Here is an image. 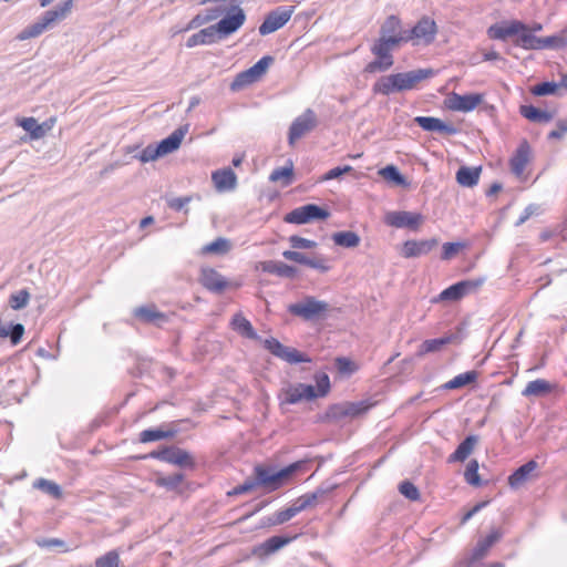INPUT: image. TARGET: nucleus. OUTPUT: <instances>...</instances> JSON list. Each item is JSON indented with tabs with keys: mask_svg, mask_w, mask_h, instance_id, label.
Returning <instances> with one entry per match:
<instances>
[{
	"mask_svg": "<svg viewBox=\"0 0 567 567\" xmlns=\"http://www.w3.org/2000/svg\"><path fill=\"white\" fill-rule=\"evenodd\" d=\"M433 75L434 71L432 69H416L381 76L373 84V92L382 95H391L396 92L413 90L417 83Z\"/></svg>",
	"mask_w": 567,
	"mask_h": 567,
	"instance_id": "nucleus-1",
	"label": "nucleus"
},
{
	"mask_svg": "<svg viewBox=\"0 0 567 567\" xmlns=\"http://www.w3.org/2000/svg\"><path fill=\"white\" fill-rule=\"evenodd\" d=\"M72 9L73 0H65L55 8L47 10L34 23L22 29L16 35V40L25 41L41 35L47 30L52 29L58 22L66 19Z\"/></svg>",
	"mask_w": 567,
	"mask_h": 567,
	"instance_id": "nucleus-2",
	"label": "nucleus"
},
{
	"mask_svg": "<svg viewBox=\"0 0 567 567\" xmlns=\"http://www.w3.org/2000/svg\"><path fill=\"white\" fill-rule=\"evenodd\" d=\"M287 309L292 316L306 322H319L329 317L332 307L324 300L307 295L300 300L290 303Z\"/></svg>",
	"mask_w": 567,
	"mask_h": 567,
	"instance_id": "nucleus-3",
	"label": "nucleus"
},
{
	"mask_svg": "<svg viewBox=\"0 0 567 567\" xmlns=\"http://www.w3.org/2000/svg\"><path fill=\"white\" fill-rule=\"evenodd\" d=\"M284 483V467L274 471L266 466L255 467V477L247 478L243 484L237 485L228 492L229 496L247 494L256 489L258 486H264L270 489L278 488Z\"/></svg>",
	"mask_w": 567,
	"mask_h": 567,
	"instance_id": "nucleus-4",
	"label": "nucleus"
},
{
	"mask_svg": "<svg viewBox=\"0 0 567 567\" xmlns=\"http://www.w3.org/2000/svg\"><path fill=\"white\" fill-rule=\"evenodd\" d=\"M317 391L313 385L298 384L293 389L286 390V404L297 403L301 400H312L324 396L330 390V380L326 373L316 377Z\"/></svg>",
	"mask_w": 567,
	"mask_h": 567,
	"instance_id": "nucleus-5",
	"label": "nucleus"
},
{
	"mask_svg": "<svg viewBox=\"0 0 567 567\" xmlns=\"http://www.w3.org/2000/svg\"><path fill=\"white\" fill-rule=\"evenodd\" d=\"M274 58L270 55L262 56L249 69L238 73L230 84L231 91H239L252 83L258 82L272 64Z\"/></svg>",
	"mask_w": 567,
	"mask_h": 567,
	"instance_id": "nucleus-6",
	"label": "nucleus"
},
{
	"mask_svg": "<svg viewBox=\"0 0 567 567\" xmlns=\"http://www.w3.org/2000/svg\"><path fill=\"white\" fill-rule=\"evenodd\" d=\"M318 125V117L311 109H307L290 125L289 144L293 145L298 140L313 131Z\"/></svg>",
	"mask_w": 567,
	"mask_h": 567,
	"instance_id": "nucleus-7",
	"label": "nucleus"
},
{
	"mask_svg": "<svg viewBox=\"0 0 567 567\" xmlns=\"http://www.w3.org/2000/svg\"><path fill=\"white\" fill-rule=\"evenodd\" d=\"M245 20L246 14L244 10L239 6H234L230 13L226 14L214 24V31L217 32L219 40H223L235 33L245 23Z\"/></svg>",
	"mask_w": 567,
	"mask_h": 567,
	"instance_id": "nucleus-8",
	"label": "nucleus"
},
{
	"mask_svg": "<svg viewBox=\"0 0 567 567\" xmlns=\"http://www.w3.org/2000/svg\"><path fill=\"white\" fill-rule=\"evenodd\" d=\"M330 216V213L315 204H307L298 207L286 215V223L291 224H307L312 220L326 219Z\"/></svg>",
	"mask_w": 567,
	"mask_h": 567,
	"instance_id": "nucleus-9",
	"label": "nucleus"
},
{
	"mask_svg": "<svg viewBox=\"0 0 567 567\" xmlns=\"http://www.w3.org/2000/svg\"><path fill=\"white\" fill-rule=\"evenodd\" d=\"M423 216L419 213H411L405 210L389 212L385 214L384 221L386 225L395 228H409L417 230L423 223Z\"/></svg>",
	"mask_w": 567,
	"mask_h": 567,
	"instance_id": "nucleus-10",
	"label": "nucleus"
},
{
	"mask_svg": "<svg viewBox=\"0 0 567 567\" xmlns=\"http://www.w3.org/2000/svg\"><path fill=\"white\" fill-rule=\"evenodd\" d=\"M380 37L385 40H393L396 44L408 42V29L402 27L401 20L396 16H389L380 28Z\"/></svg>",
	"mask_w": 567,
	"mask_h": 567,
	"instance_id": "nucleus-11",
	"label": "nucleus"
},
{
	"mask_svg": "<svg viewBox=\"0 0 567 567\" xmlns=\"http://www.w3.org/2000/svg\"><path fill=\"white\" fill-rule=\"evenodd\" d=\"M199 282L205 289L214 293H221L227 287L233 286L223 275L210 267L200 269Z\"/></svg>",
	"mask_w": 567,
	"mask_h": 567,
	"instance_id": "nucleus-12",
	"label": "nucleus"
},
{
	"mask_svg": "<svg viewBox=\"0 0 567 567\" xmlns=\"http://www.w3.org/2000/svg\"><path fill=\"white\" fill-rule=\"evenodd\" d=\"M483 102V95L480 93L457 94L452 93L446 99V106L452 111L471 112Z\"/></svg>",
	"mask_w": 567,
	"mask_h": 567,
	"instance_id": "nucleus-13",
	"label": "nucleus"
},
{
	"mask_svg": "<svg viewBox=\"0 0 567 567\" xmlns=\"http://www.w3.org/2000/svg\"><path fill=\"white\" fill-rule=\"evenodd\" d=\"M520 31H527V25L518 20L495 23L487 29L491 39L505 41L509 37H518Z\"/></svg>",
	"mask_w": 567,
	"mask_h": 567,
	"instance_id": "nucleus-14",
	"label": "nucleus"
},
{
	"mask_svg": "<svg viewBox=\"0 0 567 567\" xmlns=\"http://www.w3.org/2000/svg\"><path fill=\"white\" fill-rule=\"evenodd\" d=\"M435 33L436 24L434 20L424 17L412 29L408 30V42L419 43V41H424L430 43L434 40Z\"/></svg>",
	"mask_w": 567,
	"mask_h": 567,
	"instance_id": "nucleus-15",
	"label": "nucleus"
},
{
	"mask_svg": "<svg viewBox=\"0 0 567 567\" xmlns=\"http://www.w3.org/2000/svg\"><path fill=\"white\" fill-rule=\"evenodd\" d=\"M164 462L187 470H194L196 467L194 456L189 452L175 445L165 446Z\"/></svg>",
	"mask_w": 567,
	"mask_h": 567,
	"instance_id": "nucleus-16",
	"label": "nucleus"
},
{
	"mask_svg": "<svg viewBox=\"0 0 567 567\" xmlns=\"http://www.w3.org/2000/svg\"><path fill=\"white\" fill-rule=\"evenodd\" d=\"M439 241L435 238L424 240H406L401 250L404 258H416L429 254L437 246Z\"/></svg>",
	"mask_w": 567,
	"mask_h": 567,
	"instance_id": "nucleus-17",
	"label": "nucleus"
},
{
	"mask_svg": "<svg viewBox=\"0 0 567 567\" xmlns=\"http://www.w3.org/2000/svg\"><path fill=\"white\" fill-rule=\"evenodd\" d=\"M286 259L308 266L312 269L319 270L320 272H327L330 269V266L327 264V259L317 255L308 256L303 252L286 250Z\"/></svg>",
	"mask_w": 567,
	"mask_h": 567,
	"instance_id": "nucleus-18",
	"label": "nucleus"
},
{
	"mask_svg": "<svg viewBox=\"0 0 567 567\" xmlns=\"http://www.w3.org/2000/svg\"><path fill=\"white\" fill-rule=\"evenodd\" d=\"M188 124L182 125L176 128L171 135L162 140L158 144H156V148L159 153V156H165L167 154L173 153L178 150L182 144L183 138L188 132Z\"/></svg>",
	"mask_w": 567,
	"mask_h": 567,
	"instance_id": "nucleus-19",
	"label": "nucleus"
},
{
	"mask_svg": "<svg viewBox=\"0 0 567 567\" xmlns=\"http://www.w3.org/2000/svg\"><path fill=\"white\" fill-rule=\"evenodd\" d=\"M414 122L427 132H440L444 135H455L458 132L454 125L446 124L437 117L416 116Z\"/></svg>",
	"mask_w": 567,
	"mask_h": 567,
	"instance_id": "nucleus-20",
	"label": "nucleus"
},
{
	"mask_svg": "<svg viewBox=\"0 0 567 567\" xmlns=\"http://www.w3.org/2000/svg\"><path fill=\"white\" fill-rule=\"evenodd\" d=\"M323 493L324 492L319 488L313 493L305 494L297 498L289 507L286 508V522L291 519L299 512L313 506Z\"/></svg>",
	"mask_w": 567,
	"mask_h": 567,
	"instance_id": "nucleus-21",
	"label": "nucleus"
},
{
	"mask_svg": "<svg viewBox=\"0 0 567 567\" xmlns=\"http://www.w3.org/2000/svg\"><path fill=\"white\" fill-rule=\"evenodd\" d=\"M134 316L144 323L162 327L168 321L167 316L156 309L155 306H143L134 310Z\"/></svg>",
	"mask_w": 567,
	"mask_h": 567,
	"instance_id": "nucleus-22",
	"label": "nucleus"
},
{
	"mask_svg": "<svg viewBox=\"0 0 567 567\" xmlns=\"http://www.w3.org/2000/svg\"><path fill=\"white\" fill-rule=\"evenodd\" d=\"M178 432V426L176 422H172L167 425V429L163 427L158 429H147L140 433V442L141 443H150L155 441H161L164 439H172Z\"/></svg>",
	"mask_w": 567,
	"mask_h": 567,
	"instance_id": "nucleus-23",
	"label": "nucleus"
},
{
	"mask_svg": "<svg viewBox=\"0 0 567 567\" xmlns=\"http://www.w3.org/2000/svg\"><path fill=\"white\" fill-rule=\"evenodd\" d=\"M215 188L220 192H229L235 189L237 185V176L231 168L218 169L212 174Z\"/></svg>",
	"mask_w": 567,
	"mask_h": 567,
	"instance_id": "nucleus-24",
	"label": "nucleus"
},
{
	"mask_svg": "<svg viewBox=\"0 0 567 567\" xmlns=\"http://www.w3.org/2000/svg\"><path fill=\"white\" fill-rule=\"evenodd\" d=\"M284 547V535H276L268 539H266L264 543L255 546L251 549V554L260 559H265L269 557L270 555L275 554L279 549Z\"/></svg>",
	"mask_w": 567,
	"mask_h": 567,
	"instance_id": "nucleus-25",
	"label": "nucleus"
},
{
	"mask_svg": "<svg viewBox=\"0 0 567 567\" xmlns=\"http://www.w3.org/2000/svg\"><path fill=\"white\" fill-rule=\"evenodd\" d=\"M530 146L527 141H523L511 158V169L516 176H520L529 161Z\"/></svg>",
	"mask_w": 567,
	"mask_h": 567,
	"instance_id": "nucleus-26",
	"label": "nucleus"
},
{
	"mask_svg": "<svg viewBox=\"0 0 567 567\" xmlns=\"http://www.w3.org/2000/svg\"><path fill=\"white\" fill-rule=\"evenodd\" d=\"M503 536V533L501 529H493L489 535H487L485 538L480 539L473 549L471 560L476 561L482 558H484L489 548L497 543Z\"/></svg>",
	"mask_w": 567,
	"mask_h": 567,
	"instance_id": "nucleus-27",
	"label": "nucleus"
},
{
	"mask_svg": "<svg viewBox=\"0 0 567 567\" xmlns=\"http://www.w3.org/2000/svg\"><path fill=\"white\" fill-rule=\"evenodd\" d=\"M478 443L477 435H468L466 436L456 450L449 456V463L455 462H464L474 451L475 446Z\"/></svg>",
	"mask_w": 567,
	"mask_h": 567,
	"instance_id": "nucleus-28",
	"label": "nucleus"
},
{
	"mask_svg": "<svg viewBox=\"0 0 567 567\" xmlns=\"http://www.w3.org/2000/svg\"><path fill=\"white\" fill-rule=\"evenodd\" d=\"M214 30V25H209L205 29H202L197 33H194L187 39L186 47L194 48L197 45H208L216 43L217 41H219V38L217 35V32Z\"/></svg>",
	"mask_w": 567,
	"mask_h": 567,
	"instance_id": "nucleus-29",
	"label": "nucleus"
},
{
	"mask_svg": "<svg viewBox=\"0 0 567 567\" xmlns=\"http://www.w3.org/2000/svg\"><path fill=\"white\" fill-rule=\"evenodd\" d=\"M537 468V463L534 460L528 461L527 463L519 466L509 477L508 484L512 488H518L523 484H525L530 474Z\"/></svg>",
	"mask_w": 567,
	"mask_h": 567,
	"instance_id": "nucleus-30",
	"label": "nucleus"
},
{
	"mask_svg": "<svg viewBox=\"0 0 567 567\" xmlns=\"http://www.w3.org/2000/svg\"><path fill=\"white\" fill-rule=\"evenodd\" d=\"M481 172V167L462 166L456 173V181L464 187H473L477 185Z\"/></svg>",
	"mask_w": 567,
	"mask_h": 567,
	"instance_id": "nucleus-31",
	"label": "nucleus"
},
{
	"mask_svg": "<svg viewBox=\"0 0 567 567\" xmlns=\"http://www.w3.org/2000/svg\"><path fill=\"white\" fill-rule=\"evenodd\" d=\"M398 47H400V44L394 43L393 40H385V38L380 37L372 44L371 52L373 55H375V58L393 60L391 52Z\"/></svg>",
	"mask_w": 567,
	"mask_h": 567,
	"instance_id": "nucleus-32",
	"label": "nucleus"
},
{
	"mask_svg": "<svg viewBox=\"0 0 567 567\" xmlns=\"http://www.w3.org/2000/svg\"><path fill=\"white\" fill-rule=\"evenodd\" d=\"M284 27V11L277 9L275 12L270 13L264 22L259 25V33L261 35H267L280 28Z\"/></svg>",
	"mask_w": 567,
	"mask_h": 567,
	"instance_id": "nucleus-33",
	"label": "nucleus"
},
{
	"mask_svg": "<svg viewBox=\"0 0 567 567\" xmlns=\"http://www.w3.org/2000/svg\"><path fill=\"white\" fill-rule=\"evenodd\" d=\"M520 114L534 123H548L554 117L553 113L539 110L534 105H522Z\"/></svg>",
	"mask_w": 567,
	"mask_h": 567,
	"instance_id": "nucleus-34",
	"label": "nucleus"
},
{
	"mask_svg": "<svg viewBox=\"0 0 567 567\" xmlns=\"http://www.w3.org/2000/svg\"><path fill=\"white\" fill-rule=\"evenodd\" d=\"M231 327L240 336L248 339H257L258 336L252 328L250 321H248L241 313H236L231 319Z\"/></svg>",
	"mask_w": 567,
	"mask_h": 567,
	"instance_id": "nucleus-35",
	"label": "nucleus"
},
{
	"mask_svg": "<svg viewBox=\"0 0 567 567\" xmlns=\"http://www.w3.org/2000/svg\"><path fill=\"white\" fill-rule=\"evenodd\" d=\"M24 333V327L21 323H3L0 321V337L9 338L12 344H18Z\"/></svg>",
	"mask_w": 567,
	"mask_h": 567,
	"instance_id": "nucleus-36",
	"label": "nucleus"
},
{
	"mask_svg": "<svg viewBox=\"0 0 567 567\" xmlns=\"http://www.w3.org/2000/svg\"><path fill=\"white\" fill-rule=\"evenodd\" d=\"M551 385L544 379H537L527 383L522 394L526 398L529 396H542L550 392Z\"/></svg>",
	"mask_w": 567,
	"mask_h": 567,
	"instance_id": "nucleus-37",
	"label": "nucleus"
},
{
	"mask_svg": "<svg viewBox=\"0 0 567 567\" xmlns=\"http://www.w3.org/2000/svg\"><path fill=\"white\" fill-rule=\"evenodd\" d=\"M332 240L337 246L344 248H354L360 244L359 235L350 230L334 233Z\"/></svg>",
	"mask_w": 567,
	"mask_h": 567,
	"instance_id": "nucleus-38",
	"label": "nucleus"
},
{
	"mask_svg": "<svg viewBox=\"0 0 567 567\" xmlns=\"http://www.w3.org/2000/svg\"><path fill=\"white\" fill-rule=\"evenodd\" d=\"M231 248V244L228 239L224 237H218L214 241L205 245L202 248V254L204 255H225Z\"/></svg>",
	"mask_w": 567,
	"mask_h": 567,
	"instance_id": "nucleus-39",
	"label": "nucleus"
},
{
	"mask_svg": "<svg viewBox=\"0 0 567 567\" xmlns=\"http://www.w3.org/2000/svg\"><path fill=\"white\" fill-rule=\"evenodd\" d=\"M18 125L30 134L32 140H39L44 136V125H39L34 117H22Z\"/></svg>",
	"mask_w": 567,
	"mask_h": 567,
	"instance_id": "nucleus-40",
	"label": "nucleus"
},
{
	"mask_svg": "<svg viewBox=\"0 0 567 567\" xmlns=\"http://www.w3.org/2000/svg\"><path fill=\"white\" fill-rule=\"evenodd\" d=\"M477 379V372L476 371H467L465 373H461L456 377H454L452 380H450L447 383L444 384L445 389L454 390L460 389L462 386H465L467 384H471L475 382Z\"/></svg>",
	"mask_w": 567,
	"mask_h": 567,
	"instance_id": "nucleus-41",
	"label": "nucleus"
},
{
	"mask_svg": "<svg viewBox=\"0 0 567 567\" xmlns=\"http://www.w3.org/2000/svg\"><path fill=\"white\" fill-rule=\"evenodd\" d=\"M515 45L525 50H539L540 38L527 31H520L514 41Z\"/></svg>",
	"mask_w": 567,
	"mask_h": 567,
	"instance_id": "nucleus-42",
	"label": "nucleus"
},
{
	"mask_svg": "<svg viewBox=\"0 0 567 567\" xmlns=\"http://www.w3.org/2000/svg\"><path fill=\"white\" fill-rule=\"evenodd\" d=\"M452 340L451 337H443L437 339L425 340L417 351V355H424L430 352L440 351L444 346L450 343Z\"/></svg>",
	"mask_w": 567,
	"mask_h": 567,
	"instance_id": "nucleus-43",
	"label": "nucleus"
},
{
	"mask_svg": "<svg viewBox=\"0 0 567 567\" xmlns=\"http://www.w3.org/2000/svg\"><path fill=\"white\" fill-rule=\"evenodd\" d=\"M464 292L462 290V285L458 282L450 286L449 288L444 289L435 299L434 301H457L464 297Z\"/></svg>",
	"mask_w": 567,
	"mask_h": 567,
	"instance_id": "nucleus-44",
	"label": "nucleus"
},
{
	"mask_svg": "<svg viewBox=\"0 0 567 567\" xmlns=\"http://www.w3.org/2000/svg\"><path fill=\"white\" fill-rule=\"evenodd\" d=\"M33 487L42 491L43 493L54 497L60 498L62 496V489L61 487L49 480L45 478H39L33 483Z\"/></svg>",
	"mask_w": 567,
	"mask_h": 567,
	"instance_id": "nucleus-45",
	"label": "nucleus"
},
{
	"mask_svg": "<svg viewBox=\"0 0 567 567\" xmlns=\"http://www.w3.org/2000/svg\"><path fill=\"white\" fill-rule=\"evenodd\" d=\"M185 480L183 473H174L172 475L158 477L156 484L161 487H165L168 491H175L182 482Z\"/></svg>",
	"mask_w": 567,
	"mask_h": 567,
	"instance_id": "nucleus-46",
	"label": "nucleus"
},
{
	"mask_svg": "<svg viewBox=\"0 0 567 567\" xmlns=\"http://www.w3.org/2000/svg\"><path fill=\"white\" fill-rule=\"evenodd\" d=\"M478 462L476 460H471L465 468L464 478L467 484L472 486L481 485V476L478 475Z\"/></svg>",
	"mask_w": 567,
	"mask_h": 567,
	"instance_id": "nucleus-47",
	"label": "nucleus"
},
{
	"mask_svg": "<svg viewBox=\"0 0 567 567\" xmlns=\"http://www.w3.org/2000/svg\"><path fill=\"white\" fill-rule=\"evenodd\" d=\"M29 299V291L27 289H21L10 296L9 305L13 310H20L27 307Z\"/></svg>",
	"mask_w": 567,
	"mask_h": 567,
	"instance_id": "nucleus-48",
	"label": "nucleus"
},
{
	"mask_svg": "<svg viewBox=\"0 0 567 567\" xmlns=\"http://www.w3.org/2000/svg\"><path fill=\"white\" fill-rule=\"evenodd\" d=\"M380 175L383 178L395 183L396 185H404L405 184L404 176L400 173L398 167L394 166V165H388L384 168H382L380 171Z\"/></svg>",
	"mask_w": 567,
	"mask_h": 567,
	"instance_id": "nucleus-49",
	"label": "nucleus"
},
{
	"mask_svg": "<svg viewBox=\"0 0 567 567\" xmlns=\"http://www.w3.org/2000/svg\"><path fill=\"white\" fill-rule=\"evenodd\" d=\"M286 362L290 364L310 363L311 358L295 348L286 347Z\"/></svg>",
	"mask_w": 567,
	"mask_h": 567,
	"instance_id": "nucleus-50",
	"label": "nucleus"
},
{
	"mask_svg": "<svg viewBox=\"0 0 567 567\" xmlns=\"http://www.w3.org/2000/svg\"><path fill=\"white\" fill-rule=\"evenodd\" d=\"M394 63V60H385L382 58H375V60L369 62L364 72L367 73H375V72H384L388 71Z\"/></svg>",
	"mask_w": 567,
	"mask_h": 567,
	"instance_id": "nucleus-51",
	"label": "nucleus"
},
{
	"mask_svg": "<svg viewBox=\"0 0 567 567\" xmlns=\"http://www.w3.org/2000/svg\"><path fill=\"white\" fill-rule=\"evenodd\" d=\"M120 556L116 550H111L95 560V567H118Z\"/></svg>",
	"mask_w": 567,
	"mask_h": 567,
	"instance_id": "nucleus-52",
	"label": "nucleus"
},
{
	"mask_svg": "<svg viewBox=\"0 0 567 567\" xmlns=\"http://www.w3.org/2000/svg\"><path fill=\"white\" fill-rule=\"evenodd\" d=\"M559 86L560 85L555 82H542L533 86L532 93L537 96L550 95L555 94Z\"/></svg>",
	"mask_w": 567,
	"mask_h": 567,
	"instance_id": "nucleus-53",
	"label": "nucleus"
},
{
	"mask_svg": "<svg viewBox=\"0 0 567 567\" xmlns=\"http://www.w3.org/2000/svg\"><path fill=\"white\" fill-rule=\"evenodd\" d=\"M399 491L409 501H417L420 498L417 487L409 481L402 482L399 486Z\"/></svg>",
	"mask_w": 567,
	"mask_h": 567,
	"instance_id": "nucleus-54",
	"label": "nucleus"
},
{
	"mask_svg": "<svg viewBox=\"0 0 567 567\" xmlns=\"http://www.w3.org/2000/svg\"><path fill=\"white\" fill-rule=\"evenodd\" d=\"M565 45L564 38L559 35H550L540 38L539 50L544 49H557Z\"/></svg>",
	"mask_w": 567,
	"mask_h": 567,
	"instance_id": "nucleus-55",
	"label": "nucleus"
},
{
	"mask_svg": "<svg viewBox=\"0 0 567 567\" xmlns=\"http://www.w3.org/2000/svg\"><path fill=\"white\" fill-rule=\"evenodd\" d=\"M309 463L307 461H298L286 466V483L298 473H303L308 470Z\"/></svg>",
	"mask_w": 567,
	"mask_h": 567,
	"instance_id": "nucleus-56",
	"label": "nucleus"
},
{
	"mask_svg": "<svg viewBox=\"0 0 567 567\" xmlns=\"http://www.w3.org/2000/svg\"><path fill=\"white\" fill-rule=\"evenodd\" d=\"M142 163H148L152 161H156L159 158V153L156 148V145L150 144L147 145L137 156Z\"/></svg>",
	"mask_w": 567,
	"mask_h": 567,
	"instance_id": "nucleus-57",
	"label": "nucleus"
},
{
	"mask_svg": "<svg viewBox=\"0 0 567 567\" xmlns=\"http://www.w3.org/2000/svg\"><path fill=\"white\" fill-rule=\"evenodd\" d=\"M291 247L295 249H311L317 247V243L299 236H291L289 238Z\"/></svg>",
	"mask_w": 567,
	"mask_h": 567,
	"instance_id": "nucleus-58",
	"label": "nucleus"
},
{
	"mask_svg": "<svg viewBox=\"0 0 567 567\" xmlns=\"http://www.w3.org/2000/svg\"><path fill=\"white\" fill-rule=\"evenodd\" d=\"M463 247L464 245L461 243H445L443 245L442 259H452Z\"/></svg>",
	"mask_w": 567,
	"mask_h": 567,
	"instance_id": "nucleus-59",
	"label": "nucleus"
},
{
	"mask_svg": "<svg viewBox=\"0 0 567 567\" xmlns=\"http://www.w3.org/2000/svg\"><path fill=\"white\" fill-rule=\"evenodd\" d=\"M485 279L484 278H476V279H468V280H462L458 281L460 285H462V290L464 295H468L471 292L476 291L483 284Z\"/></svg>",
	"mask_w": 567,
	"mask_h": 567,
	"instance_id": "nucleus-60",
	"label": "nucleus"
},
{
	"mask_svg": "<svg viewBox=\"0 0 567 567\" xmlns=\"http://www.w3.org/2000/svg\"><path fill=\"white\" fill-rule=\"evenodd\" d=\"M353 168L349 165H346V166H338V167H334V168H331L330 171H328L323 176H322V181H330V179H336V178H339L341 177L342 175L347 174V173H350Z\"/></svg>",
	"mask_w": 567,
	"mask_h": 567,
	"instance_id": "nucleus-61",
	"label": "nucleus"
},
{
	"mask_svg": "<svg viewBox=\"0 0 567 567\" xmlns=\"http://www.w3.org/2000/svg\"><path fill=\"white\" fill-rule=\"evenodd\" d=\"M265 348L269 350L276 357L284 359V344L278 340L271 338L265 340Z\"/></svg>",
	"mask_w": 567,
	"mask_h": 567,
	"instance_id": "nucleus-62",
	"label": "nucleus"
},
{
	"mask_svg": "<svg viewBox=\"0 0 567 567\" xmlns=\"http://www.w3.org/2000/svg\"><path fill=\"white\" fill-rule=\"evenodd\" d=\"M261 266H262V270L266 272L276 274L280 277L284 276V264L282 262L268 260V261L261 262Z\"/></svg>",
	"mask_w": 567,
	"mask_h": 567,
	"instance_id": "nucleus-63",
	"label": "nucleus"
},
{
	"mask_svg": "<svg viewBox=\"0 0 567 567\" xmlns=\"http://www.w3.org/2000/svg\"><path fill=\"white\" fill-rule=\"evenodd\" d=\"M567 133V120H560L557 122V128L553 130L548 134L549 140H560Z\"/></svg>",
	"mask_w": 567,
	"mask_h": 567,
	"instance_id": "nucleus-64",
	"label": "nucleus"
}]
</instances>
